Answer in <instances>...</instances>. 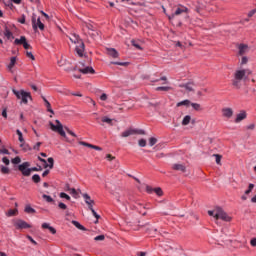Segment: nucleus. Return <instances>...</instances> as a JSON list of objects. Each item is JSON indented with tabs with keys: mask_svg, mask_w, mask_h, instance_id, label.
Returning a JSON list of instances; mask_svg holds the SVG:
<instances>
[{
	"mask_svg": "<svg viewBox=\"0 0 256 256\" xmlns=\"http://www.w3.org/2000/svg\"><path fill=\"white\" fill-rule=\"evenodd\" d=\"M189 105H191V101L189 100H184L177 103V107H183V106L189 107Z\"/></svg>",
	"mask_w": 256,
	"mask_h": 256,
	"instance_id": "30",
	"label": "nucleus"
},
{
	"mask_svg": "<svg viewBox=\"0 0 256 256\" xmlns=\"http://www.w3.org/2000/svg\"><path fill=\"white\" fill-rule=\"evenodd\" d=\"M18 213H19V210H17V209H10V210H8L6 215H7V217H15V215H17Z\"/></svg>",
	"mask_w": 256,
	"mask_h": 256,
	"instance_id": "29",
	"label": "nucleus"
},
{
	"mask_svg": "<svg viewBox=\"0 0 256 256\" xmlns=\"http://www.w3.org/2000/svg\"><path fill=\"white\" fill-rule=\"evenodd\" d=\"M138 145H139V147H146V145H147V140H146V139H140V140L138 141Z\"/></svg>",
	"mask_w": 256,
	"mask_h": 256,
	"instance_id": "44",
	"label": "nucleus"
},
{
	"mask_svg": "<svg viewBox=\"0 0 256 256\" xmlns=\"http://www.w3.org/2000/svg\"><path fill=\"white\" fill-rule=\"evenodd\" d=\"M249 53V46L247 44H240L238 46V55L243 56Z\"/></svg>",
	"mask_w": 256,
	"mask_h": 256,
	"instance_id": "16",
	"label": "nucleus"
},
{
	"mask_svg": "<svg viewBox=\"0 0 256 256\" xmlns=\"http://www.w3.org/2000/svg\"><path fill=\"white\" fill-rule=\"evenodd\" d=\"M42 144L43 143L41 142L36 143V145L33 146L34 151H39V148L41 147Z\"/></svg>",
	"mask_w": 256,
	"mask_h": 256,
	"instance_id": "55",
	"label": "nucleus"
},
{
	"mask_svg": "<svg viewBox=\"0 0 256 256\" xmlns=\"http://www.w3.org/2000/svg\"><path fill=\"white\" fill-rule=\"evenodd\" d=\"M32 27L34 31H37V29H40V31H44L45 24L41 22V18H37V14L32 15Z\"/></svg>",
	"mask_w": 256,
	"mask_h": 256,
	"instance_id": "5",
	"label": "nucleus"
},
{
	"mask_svg": "<svg viewBox=\"0 0 256 256\" xmlns=\"http://www.w3.org/2000/svg\"><path fill=\"white\" fill-rule=\"evenodd\" d=\"M26 56L31 59L32 61H35V56L31 52H26Z\"/></svg>",
	"mask_w": 256,
	"mask_h": 256,
	"instance_id": "53",
	"label": "nucleus"
},
{
	"mask_svg": "<svg viewBox=\"0 0 256 256\" xmlns=\"http://www.w3.org/2000/svg\"><path fill=\"white\" fill-rule=\"evenodd\" d=\"M214 219H216V221H218V219H221L222 221L226 222L231 221V217L228 216V214L224 212L223 209L220 207L216 208V215L214 216Z\"/></svg>",
	"mask_w": 256,
	"mask_h": 256,
	"instance_id": "4",
	"label": "nucleus"
},
{
	"mask_svg": "<svg viewBox=\"0 0 256 256\" xmlns=\"http://www.w3.org/2000/svg\"><path fill=\"white\" fill-rule=\"evenodd\" d=\"M4 35L8 40L15 39V36H13V32H11L9 28L5 29Z\"/></svg>",
	"mask_w": 256,
	"mask_h": 256,
	"instance_id": "25",
	"label": "nucleus"
},
{
	"mask_svg": "<svg viewBox=\"0 0 256 256\" xmlns=\"http://www.w3.org/2000/svg\"><path fill=\"white\" fill-rule=\"evenodd\" d=\"M50 129L56 133H59V135L64 137V139H67V134H65V130H63V124H61L59 120H56V125L53 124V122H50Z\"/></svg>",
	"mask_w": 256,
	"mask_h": 256,
	"instance_id": "3",
	"label": "nucleus"
},
{
	"mask_svg": "<svg viewBox=\"0 0 256 256\" xmlns=\"http://www.w3.org/2000/svg\"><path fill=\"white\" fill-rule=\"evenodd\" d=\"M42 197L47 201V203H53V198L51 196L44 194Z\"/></svg>",
	"mask_w": 256,
	"mask_h": 256,
	"instance_id": "42",
	"label": "nucleus"
},
{
	"mask_svg": "<svg viewBox=\"0 0 256 256\" xmlns=\"http://www.w3.org/2000/svg\"><path fill=\"white\" fill-rule=\"evenodd\" d=\"M253 189H255V184H249L248 189L245 191V195H249Z\"/></svg>",
	"mask_w": 256,
	"mask_h": 256,
	"instance_id": "37",
	"label": "nucleus"
},
{
	"mask_svg": "<svg viewBox=\"0 0 256 256\" xmlns=\"http://www.w3.org/2000/svg\"><path fill=\"white\" fill-rule=\"evenodd\" d=\"M250 245H252V247H256V238H253V239L250 241Z\"/></svg>",
	"mask_w": 256,
	"mask_h": 256,
	"instance_id": "63",
	"label": "nucleus"
},
{
	"mask_svg": "<svg viewBox=\"0 0 256 256\" xmlns=\"http://www.w3.org/2000/svg\"><path fill=\"white\" fill-rule=\"evenodd\" d=\"M31 164L29 162H23L18 166L19 171L22 172L24 177H29L31 175V168H29Z\"/></svg>",
	"mask_w": 256,
	"mask_h": 256,
	"instance_id": "9",
	"label": "nucleus"
},
{
	"mask_svg": "<svg viewBox=\"0 0 256 256\" xmlns=\"http://www.w3.org/2000/svg\"><path fill=\"white\" fill-rule=\"evenodd\" d=\"M69 39L72 43H75L76 45L83 43V40H81V38L77 34H72L71 36H69Z\"/></svg>",
	"mask_w": 256,
	"mask_h": 256,
	"instance_id": "17",
	"label": "nucleus"
},
{
	"mask_svg": "<svg viewBox=\"0 0 256 256\" xmlns=\"http://www.w3.org/2000/svg\"><path fill=\"white\" fill-rule=\"evenodd\" d=\"M172 169L174 171H181V173H185V171H187V167L183 164H173Z\"/></svg>",
	"mask_w": 256,
	"mask_h": 256,
	"instance_id": "18",
	"label": "nucleus"
},
{
	"mask_svg": "<svg viewBox=\"0 0 256 256\" xmlns=\"http://www.w3.org/2000/svg\"><path fill=\"white\" fill-rule=\"evenodd\" d=\"M222 113L223 117H226L227 119H231L233 117V109L231 108H224Z\"/></svg>",
	"mask_w": 256,
	"mask_h": 256,
	"instance_id": "19",
	"label": "nucleus"
},
{
	"mask_svg": "<svg viewBox=\"0 0 256 256\" xmlns=\"http://www.w3.org/2000/svg\"><path fill=\"white\" fill-rule=\"evenodd\" d=\"M102 123H107V125H110V127H113V119L107 117V116H103L101 118Z\"/></svg>",
	"mask_w": 256,
	"mask_h": 256,
	"instance_id": "26",
	"label": "nucleus"
},
{
	"mask_svg": "<svg viewBox=\"0 0 256 256\" xmlns=\"http://www.w3.org/2000/svg\"><path fill=\"white\" fill-rule=\"evenodd\" d=\"M131 44L133 45V47H135L136 49H139L141 51V45L139 44V42L135 41V40H132L131 41Z\"/></svg>",
	"mask_w": 256,
	"mask_h": 256,
	"instance_id": "41",
	"label": "nucleus"
},
{
	"mask_svg": "<svg viewBox=\"0 0 256 256\" xmlns=\"http://www.w3.org/2000/svg\"><path fill=\"white\" fill-rule=\"evenodd\" d=\"M1 173H3L4 175H9L10 170L5 166H1Z\"/></svg>",
	"mask_w": 256,
	"mask_h": 256,
	"instance_id": "43",
	"label": "nucleus"
},
{
	"mask_svg": "<svg viewBox=\"0 0 256 256\" xmlns=\"http://www.w3.org/2000/svg\"><path fill=\"white\" fill-rule=\"evenodd\" d=\"M179 87H182L186 89V91H193V88L195 87V84L188 82L186 84H180Z\"/></svg>",
	"mask_w": 256,
	"mask_h": 256,
	"instance_id": "22",
	"label": "nucleus"
},
{
	"mask_svg": "<svg viewBox=\"0 0 256 256\" xmlns=\"http://www.w3.org/2000/svg\"><path fill=\"white\" fill-rule=\"evenodd\" d=\"M72 225H75L77 229H80V231H85V226L81 225L78 221L73 220Z\"/></svg>",
	"mask_w": 256,
	"mask_h": 256,
	"instance_id": "32",
	"label": "nucleus"
},
{
	"mask_svg": "<svg viewBox=\"0 0 256 256\" xmlns=\"http://www.w3.org/2000/svg\"><path fill=\"white\" fill-rule=\"evenodd\" d=\"M76 53H77L78 57H83V55L85 53V43L80 42V44L76 45Z\"/></svg>",
	"mask_w": 256,
	"mask_h": 256,
	"instance_id": "15",
	"label": "nucleus"
},
{
	"mask_svg": "<svg viewBox=\"0 0 256 256\" xmlns=\"http://www.w3.org/2000/svg\"><path fill=\"white\" fill-rule=\"evenodd\" d=\"M150 81L152 83H159V81H163L162 82V85H167L168 81H167V78L165 76L161 77V78H157V79H154V78H150Z\"/></svg>",
	"mask_w": 256,
	"mask_h": 256,
	"instance_id": "24",
	"label": "nucleus"
},
{
	"mask_svg": "<svg viewBox=\"0 0 256 256\" xmlns=\"http://www.w3.org/2000/svg\"><path fill=\"white\" fill-rule=\"evenodd\" d=\"M182 13H189V8L183 5H178L174 13L168 16V19H175V17L182 15Z\"/></svg>",
	"mask_w": 256,
	"mask_h": 256,
	"instance_id": "7",
	"label": "nucleus"
},
{
	"mask_svg": "<svg viewBox=\"0 0 256 256\" xmlns=\"http://www.w3.org/2000/svg\"><path fill=\"white\" fill-rule=\"evenodd\" d=\"M94 241H105V235H99L94 238Z\"/></svg>",
	"mask_w": 256,
	"mask_h": 256,
	"instance_id": "49",
	"label": "nucleus"
},
{
	"mask_svg": "<svg viewBox=\"0 0 256 256\" xmlns=\"http://www.w3.org/2000/svg\"><path fill=\"white\" fill-rule=\"evenodd\" d=\"M24 211L25 213H37V211L34 208L30 207L29 205L25 207Z\"/></svg>",
	"mask_w": 256,
	"mask_h": 256,
	"instance_id": "35",
	"label": "nucleus"
},
{
	"mask_svg": "<svg viewBox=\"0 0 256 256\" xmlns=\"http://www.w3.org/2000/svg\"><path fill=\"white\" fill-rule=\"evenodd\" d=\"M16 133L18 135V141H20L21 145L20 147H23V144L25 143V139H23V132L21 130H16Z\"/></svg>",
	"mask_w": 256,
	"mask_h": 256,
	"instance_id": "28",
	"label": "nucleus"
},
{
	"mask_svg": "<svg viewBox=\"0 0 256 256\" xmlns=\"http://www.w3.org/2000/svg\"><path fill=\"white\" fill-rule=\"evenodd\" d=\"M213 157H215L217 165H221V159H223V156L219 154H213Z\"/></svg>",
	"mask_w": 256,
	"mask_h": 256,
	"instance_id": "36",
	"label": "nucleus"
},
{
	"mask_svg": "<svg viewBox=\"0 0 256 256\" xmlns=\"http://www.w3.org/2000/svg\"><path fill=\"white\" fill-rule=\"evenodd\" d=\"M58 207H59V209H62L63 211H65V209H67V206H66L65 203H63V202H60V203L58 204Z\"/></svg>",
	"mask_w": 256,
	"mask_h": 256,
	"instance_id": "54",
	"label": "nucleus"
},
{
	"mask_svg": "<svg viewBox=\"0 0 256 256\" xmlns=\"http://www.w3.org/2000/svg\"><path fill=\"white\" fill-rule=\"evenodd\" d=\"M80 145H83L84 147H90V149L93 147V144H89L87 142H80Z\"/></svg>",
	"mask_w": 256,
	"mask_h": 256,
	"instance_id": "57",
	"label": "nucleus"
},
{
	"mask_svg": "<svg viewBox=\"0 0 256 256\" xmlns=\"http://www.w3.org/2000/svg\"><path fill=\"white\" fill-rule=\"evenodd\" d=\"M244 119H247V113L241 112V113L237 114L235 123H241V121H243Z\"/></svg>",
	"mask_w": 256,
	"mask_h": 256,
	"instance_id": "21",
	"label": "nucleus"
},
{
	"mask_svg": "<svg viewBox=\"0 0 256 256\" xmlns=\"http://www.w3.org/2000/svg\"><path fill=\"white\" fill-rule=\"evenodd\" d=\"M42 229H48L50 233H52V235H55L57 233V230L54 227L50 226L48 223H43Z\"/></svg>",
	"mask_w": 256,
	"mask_h": 256,
	"instance_id": "23",
	"label": "nucleus"
},
{
	"mask_svg": "<svg viewBox=\"0 0 256 256\" xmlns=\"http://www.w3.org/2000/svg\"><path fill=\"white\" fill-rule=\"evenodd\" d=\"M2 161H3V163H5V165H9V163H10L9 158H7V157H3Z\"/></svg>",
	"mask_w": 256,
	"mask_h": 256,
	"instance_id": "61",
	"label": "nucleus"
},
{
	"mask_svg": "<svg viewBox=\"0 0 256 256\" xmlns=\"http://www.w3.org/2000/svg\"><path fill=\"white\" fill-rule=\"evenodd\" d=\"M69 193L70 195H73V197H77V190H75V188H71Z\"/></svg>",
	"mask_w": 256,
	"mask_h": 256,
	"instance_id": "56",
	"label": "nucleus"
},
{
	"mask_svg": "<svg viewBox=\"0 0 256 256\" xmlns=\"http://www.w3.org/2000/svg\"><path fill=\"white\" fill-rule=\"evenodd\" d=\"M248 62H249V58H247L246 56H243L241 59V65H247Z\"/></svg>",
	"mask_w": 256,
	"mask_h": 256,
	"instance_id": "50",
	"label": "nucleus"
},
{
	"mask_svg": "<svg viewBox=\"0 0 256 256\" xmlns=\"http://www.w3.org/2000/svg\"><path fill=\"white\" fill-rule=\"evenodd\" d=\"M67 133H69V135H71L72 137H77V134L74 133L73 131L69 130L68 128H66Z\"/></svg>",
	"mask_w": 256,
	"mask_h": 256,
	"instance_id": "59",
	"label": "nucleus"
},
{
	"mask_svg": "<svg viewBox=\"0 0 256 256\" xmlns=\"http://www.w3.org/2000/svg\"><path fill=\"white\" fill-rule=\"evenodd\" d=\"M92 215H94V217L97 219V221L100 219L101 216H99V214H97V212L95 211V209L92 208V210H90Z\"/></svg>",
	"mask_w": 256,
	"mask_h": 256,
	"instance_id": "52",
	"label": "nucleus"
},
{
	"mask_svg": "<svg viewBox=\"0 0 256 256\" xmlns=\"http://www.w3.org/2000/svg\"><path fill=\"white\" fill-rule=\"evenodd\" d=\"M112 65H120L121 67H127L129 63L127 62H111Z\"/></svg>",
	"mask_w": 256,
	"mask_h": 256,
	"instance_id": "45",
	"label": "nucleus"
},
{
	"mask_svg": "<svg viewBox=\"0 0 256 256\" xmlns=\"http://www.w3.org/2000/svg\"><path fill=\"white\" fill-rule=\"evenodd\" d=\"M12 163L14 165H19V163H21V157L17 156L14 159H12Z\"/></svg>",
	"mask_w": 256,
	"mask_h": 256,
	"instance_id": "46",
	"label": "nucleus"
},
{
	"mask_svg": "<svg viewBox=\"0 0 256 256\" xmlns=\"http://www.w3.org/2000/svg\"><path fill=\"white\" fill-rule=\"evenodd\" d=\"M106 51L108 55H110V57H113L114 59H117V57H119V52H117V50L114 48H107Z\"/></svg>",
	"mask_w": 256,
	"mask_h": 256,
	"instance_id": "20",
	"label": "nucleus"
},
{
	"mask_svg": "<svg viewBox=\"0 0 256 256\" xmlns=\"http://www.w3.org/2000/svg\"><path fill=\"white\" fill-rule=\"evenodd\" d=\"M155 90L156 91H171V87H169V86H159Z\"/></svg>",
	"mask_w": 256,
	"mask_h": 256,
	"instance_id": "34",
	"label": "nucleus"
},
{
	"mask_svg": "<svg viewBox=\"0 0 256 256\" xmlns=\"http://www.w3.org/2000/svg\"><path fill=\"white\" fill-rule=\"evenodd\" d=\"M81 66H78V71L83 73V75H95V69L91 66H85V63L79 62Z\"/></svg>",
	"mask_w": 256,
	"mask_h": 256,
	"instance_id": "6",
	"label": "nucleus"
},
{
	"mask_svg": "<svg viewBox=\"0 0 256 256\" xmlns=\"http://www.w3.org/2000/svg\"><path fill=\"white\" fill-rule=\"evenodd\" d=\"M38 161H41V163H43L44 169H47V167H49V169H53V165L55 163V160L52 157L48 158L49 164L47 163V160H45L41 157H38Z\"/></svg>",
	"mask_w": 256,
	"mask_h": 256,
	"instance_id": "12",
	"label": "nucleus"
},
{
	"mask_svg": "<svg viewBox=\"0 0 256 256\" xmlns=\"http://www.w3.org/2000/svg\"><path fill=\"white\" fill-rule=\"evenodd\" d=\"M12 93H14L15 96L17 97V99H20L21 103H23L24 105H27V103H29V99H30V101L33 99L31 97V93L30 92H26L25 90L13 89Z\"/></svg>",
	"mask_w": 256,
	"mask_h": 256,
	"instance_id": "2",
	"label": "nucleus"
},
{
	"mask_svg": "<svg viewBox=\"0 0 256 256\" xmlns=\"http://www.w3.org/2000/svg\"><path fill=\"white\" fill-rule=\"evenodd\" d=\"M15 63H17V58L16 57H12L10 59V64L8 65L9 71H11L13 69V67H15Z\"/></svg>",
	"mask_w": 256,
	"mask_h": 256,
	"instance_id": "31",
	"label": "nucleus"
},
{
	"mask_svg": "<svg viewBox=\"0 0 256 256\" xmlns=\"http://www.w3.org/2000/svg\"><path fill=\"white\" fill-rule=\"evenodd\" d=\"M42 99H43V101H44V103H45V106L47 107V111H48L49 113H52V115H53L55 112L53 111V109H51V103H49V102L47 101V98H45L44 96H42Z\"/></svg>",
	"mask_w": 256,
	"mask_h": 256,
	"instance_id": "27",
	"label": "nucleus"
},
{
	"mask_svg": "<svg viewBox=\"0 0 256 256\" xmlns=\"http://www.w3.org/2000/svg\"><path fill=\"white\" fill-rule=\"evenodd\" d=\"M27 239H29V241L31 242V243H33V245H37V241H35L34 239H33V237H31V236H27Z\"/></svg>",
	"mask_w": 256,
	"mask_h": 256,
	"instance_id": "58",
	"label": "nucleus"
},
{
	"mask_svg": "<svg viewBox=\"0 0 256 256\" xmlns=\"http://www.w3.org/2000/svg\"><path fill=\"white\" fill-rule=\"evenodd\" d=\"M191 107H193L195 111H201V104L191 103Z\"/></svg>",
	"mask_w": 256,
	"mask_h": 256,
	"instance_id": "40",
	"label": "nucleus"
},
{
	"mask_svg": "<svg viewBox=\"0 0 256 256\" xmlns=\"http://www.w3.org/2000/svg\"><path fill=\"white\" fill-rule=\"evenodd\" d=\"M131 135H145V130L130 128L122 132L121 137H131Z\"/></svg>",
	"mask_w": 256,
	"mask_h": 256,
	"instance_id": "8",
	"label": "nucleus"
},
{
	"mask_svg": "<svg viewBox=\"0 0 256 256\" xmlns=\"http://www.w3.org/2000/svg\"><path fill=\"white\" fill-rule=\"evenodd\" d=\"M101 101H107V94H102L100 96Z\"/></svg>",
	"mask_w": 256,
	"mask_h": 256,
	"instance_id": "64",
	"label": "nucleus"
},
{
	"mask_svg": "<svg viewBox=\"0 0 256 256\" xmlns=\"http://www.w3.org/2000/svg\"><path fill=\"white\" fill-rule=\"evenodd\" d=\"M87 29H89L90 31H95V27H93V25L91 24H86Z\"/></svg>",
	"mask_w": 256,
	"mask_h": 256,
	"instance_id": "62",
	"label": "nucleus"
},
{
	"mask_svg": "<svg viewBox=\"0 0 256 256\" xmlns=\"http://www.w3.org/2000/svg\"><path fill=\"white\" fill-rule=\"evenodd\" d=\"M256 13V8L251 10L249 13H248V17H253V15H255Z\"/></svg>",
	"mask_w": 256,
	"mask_h": 256,
	"instance_id": "60",
	"label": "nucleus"
},
{
	"mask_svg": "<svg viewBox=\"0 0 256 256\" xmlns=\"http://www.w3.org/2000/svg\"><path fill=\"white\" fill-rule=\"evenodd\" d=\"M157 143V138H150L149 139V145L150 147H153V145H155Z\"/></svg>",
	"mask_w": 256,
	"mask_h": 256,
	"instance_id": "48",
	"label": "nucleus"
},
{
	"mask_svg": "<svg viewBox=\"0 0 256 256\" xmlns=\"http://www.w3.org/2000/svg\"><path fill=\"white\" fill-rule=\"evenodd\" d=\"M14 226L16 227V229H31V225L22 219L16 220Z\"/></svg>",
	"mask_w": 256,
	"mask_h": 256,
	"instance_id": "11",
	"label": "nucleus"
},
{
	"mask_svg": "<svg viewBox=\"0 0 256 256\" xmlns=\"http://www.w3.org/2000/svg\"><path fill=\"white\" fill-rule=\"evenodd\" d=\"M61 199H66L67 201H71V196L67 195L65 192L60 193Z\"/></svg>",
	"mask_w": 256,
	"mask_h": 256,
	"instance_id": "39",
	"label": "nucleus"
},
{
	"mask_svg": "<svg viewBox=\"0 0 256 256\" xmlns=\"http://www.w3.org/2000/svg\"><path fill=\"white\" fill-rule=\"evenodd\" d=\"M189 123H191V116L190 115H186L184 117V119L182 120V125H188Z\"/></svg>",
	"mask_w": 256,
	"mask_h": 256,
	"instance_id": "33",
	"label": "nucleus"
},
{
	"mask_svg": "<svg viewBox=\"0 0 256 256\" xmlns=\"http://www.w3.org/2000/svg\"><path fill=\"white\" fill-rule=\"evenodd\" d=\"M208 215L210 217H214L215 218V216L217 215V208H215L214 210H209L208 211Z\"/></svg>",
	"mask_w": 256,
	"mask_h": 256,
	"instance_id": "47",
	"label": "nucleus"
},
{
	"mask_svg": "<svg viewBox=\"0 0 256 256\" xmlns=\"http://www.w3.org/2000/svg\"><path fill=\"white\" fill-rule=\"evenodd\" d=\"M82 197L85 200L86 205H88V209L93 210L95 201L91 199V196H89V194H83Z\"/></svg>",
	"mask_w": 256,
	"mask_h": 256,
	"instance_id": "13",
	"label": "nucleus"
},
{
	"mask_svg": "<svg viewBox=\"0 0 256 256\" xmlns=\"http://www.w3.org/2000/svg\"><path fill=\"white\" fill-rule=\"evenodd\" d=\"M32 180L34 183H39L41 181V176H39V174H34Z\"/></svg>",
	"mask_w": 256,
	"mask_h": 256,
	"instance_id": "38",
	"label": "nucleus"
},
{
	"mask_svg": "<svg viewBox=\"0 0 256 256\" xmlns=\"http://www.w3.org/2000/svg\"><path fill=\"white\" fill-rule=\"evenodd\" d=\"M247 75H251V70H236L232 80L233 87L241 89V81L247 79Z\"/></svg>",
	"mask_w": 256,
	"mask_h": 256,
	"instance_id": "1",
	"label": "nucleus"
},
{
	"mask_svg": "<svg viewBox=\"0 0 256 256\" xmlns=\"http://www.w3.org/2000/svg\"><path fill=\"white\" fill-rule=\"evenodd\" d=\"M147 193H156L158 197H161L163 195V190L161 188H152L151 186H146Z\"/></svg>",
	"mask_w": 256,
	"mask_h": 256,
	"instance_id": "14",
	"label": "nucleus"
},
{
	"mask_svg": "<svg viewBox=\"0 0 256 256\" xmlns=\"http://www.w3.org/2000/svg\"><path fill=\"white\" fill-rule=\"evenodd\" d=\"M14 45H23L24 49H31V45L27 43V38L25 36H21L20 39L16 38L14 40Z\"/></svg>",
	"mask_w": 256,
	"mask_h": 256,
	"instance_id": "10",
	"label": "nucleus"
},
{
	"mask_svg": "<svg viewBox=\"0 0 256 256\" xmlns=\"http://www.w3.org/2000/svg\"><path fill=\"white\" fill-rule=\"evenodd\" d=\"M0 155H9V150H7L6 148H1Z\"/></svg>",
	"mask_w": 256,
	"mask_h": 256,
	"instance_id": "51",
	"label": "nucleus"
}]
</instances>
